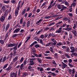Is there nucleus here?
Wrapping results in <instances>:
<instances>
[{
    "label": "nucleus",
    "mask_w": 77,
    "mask_h": 77,
    "mask_svg": "<svg viewBox=\"0 0 77 77\" xmlns=\"http://www.w3.org/2000/svg\"><path fill=\"white\" fill-rule=\"evenodd\" d=\"M59 66H60V67H61L63 69H64L65 68H66L68 66L66 64L63 62L62 64H59Z\"/></svg>",
    "instance_id": "f257e3e1"
},
{
    "label": "nucleus",
    "mask_w": 77,
    "mask_h": 77,
    "mask_svg": "<svg viewBox=\"0 0 77 77\" xmlns=\"http://www.w3.org/2000/svg\"><path fill=\"white\" fill-rule=\"evenodd\" d=\"M18 45L17 44H10L8 45V47H14V46H17Z\"/></svg>",
    "instance_id": "f03ea898"
},
{
    "label": "nucleus",
    "mask_w": 77,
    "mask_h": 77,
    "mask_svg": "<svg viewBox=\"0 0 77 77\" xmlns=\"http://www.w3.org/2000/svg\"><path fill=\"white\" fill-rule=\"evenodd\" d=\"M53 2H54V0H53L51 2V3L50 4V6L52 7L56 5V2H54L53 3Z\"/></svg>",
    "instance_id": "7ed1b4c3"
},
{
    "label": "nucleus",
    "mask_w": 77,
    "mask_h": 77,
    "mask_svg": "<svg viewBox=\"0 0 77 77\" xmlns=\"http://www.w3.org/2000/svg\"><path fill=\"white\" fill-rule=\"evenodd\" d=\"M5 16H2L0 19V21H2V22H3L5 20Z\"/></svg>",
    "instance_id": "20e7f679"
},
{
    "label": "nucleus",
    "mask_w": 77,
    "mask_h": 77,
    "mask_svg": "<svg viewBox=\"0 0 77 77\" xmlns=\"http://www.w3.org/2000/svg\"><path fill=\"white\" fill-rule=\"evenodd\" d=\"M42 21H43V19L39 20L36 22V24H37V25H39V24L41 23V22H42Z\"/></svg>",
    "instance_id": "39448f33"
},
{
    "label": "nucleus",
    "mask_w": 77,
    "mask_h": 77,
    "mask_svg": "<svg viewBox=\"0 0 77 77\" xmlns=\"http://www.w3.org/2000/svg\"><path fill=\"white\" fill-rule=\"evenodd\" d=\"M20 28H17L14 31L13 33H18V32H20Z\"/></svg>",
    "instance_id": "423d86ee"
},
{
    "label": "nucleus",
    "mask_w": 77,
    "mask_h": 77,
    "mask_svg": "<svg viewBox=\"0 0 77 77\" xmlns=\"http://www.w3.org/2000/svg\"><path fill=\"white\" fill-rule=\"evenodd\" d=\"M70 49L71 50V53H74L75 51V48L73 47H70Z\"/></svg>",
    "instance_id": "0eeeda50"
},
{
    "label": "nucleus",
    "mask_w": 77,
    "mask_h": 77,
    "mask_svg": "<svg viewBox=\"0 0 77 77\" xmlns=\"http://www.w3.org/2000/svg\"><path fill=\"white\" fill-rule=\"evenodd\" d=\"M63 45L62 43H61L60 42L58 43L57 44L56 46L58 48L59 47L58 46H61V45Z\"/></svg>",
    "instance_id": "6e6552de"
},
{
    "label": "nucleus",
    "mask_w": 77,
    "mask_h": 77,
    "mask_svg": "<svg viewBox=\"0 0 77 77\" xmlns=\"http://www.w3.org/2000/svg\"><path fill=\"white\" fill-rule=\"evenodd\" d=\"M22 74L23 75L22 77H26L27 75H28V73L26 72L22 73Z\"/></svg>",
    "instance_id": "1a4fd4ad"
},
{
    "label": "nucleus",
    "mask_w": 77,
    "mask_h": 77,
    "mask_svg": "<svg viewBox=\"0 0 77 77\" xmlns=\"http://www.w3.org/2000/svg\"><path fill=\"white\" fill-rule=\"evenodd\" d=\"M29 65H31L32 66V65H33L34 64H35V62L32 61L30 60L29 61Z\"/></svg>",
    "instance_id": "9d476101"
},
{
    "label": "nucleus",
    "mask_w": 77,
    "mask_h": 77,
    "mask_svg": "<svg viewBox=\"0 0 77 77\" xmlns=\"http://www.w3.org/2000/svg\"><path fill=\"white\" fill-rule=\"evenodd\" d=\"M66 7H65L63 5H62V8L60 10V12H62V11H63L64 9H66Z\"/></svg>",
    "instance_id": "9b49d317"
},
{
    "label": "nucleus",
    "mask_w": 77,
    "mask_h": 77,
    "mask_svg": "<svg viewBox=\"0 0 77 77\" xmlns=\"http://www.w3.org/2000/svg\"><path fill=\"white\" fill-rule=\"evenodd\" d=\"M10 26V24H9V23L6 26V27L5 28V30H8L9 29V28Z\"/></svg>",
    "instance_id": "f8f14e48"
},
{
    "label": "nucleus",
    "mask_w": 77,
    "mask_h": 77,
    "mask_svg": "<svg viewBox=\"0 0 77 77\" xmlns=\"http://www.w3.org/2000/svg\"><path fill=\"white\" fill-rule=\"evenodd\" d=\"M72 32L74 35L75 36H76L77 35V31L75 30H73L72 31Z\"/></svg>",
    "instance_id": "ddd939ff"
},
{
    "label": "nucleus",
    "mask_w": 77,
    "mask_h": 77,
    "mask_svg": "<svg viewBox=\"0 0 77 77\" xmlns=\"http://www.w3.org/2000/svg\"><path fill=\"white\" fill-rule=\"evenodd\" d=\"M64 54L65 55V57H66V58H68V59H69L71 57L70 56H69V55L67 53H65Z\"/></svg>",
    "instance_id": "4468645a"
},
{
    "label": "nucleus",
    "mask_w": 77,
    "mask_h": 77,
    "mask_svg": "<svg viewBox=\"0 0 77 77\" xmlns=\"http://www.w3.org/2000/svg\"><path fill=\"white\" fill-rule=\"evenodd\" d=\"M31 38V36H27L26 38L27 39L25 41V43H26V42H27V41H29V39H30Z\"/></svg>",
    "instance_id": "2eb2a0df"
},
{
    "label": "nucleus",
    "mask_w": 77,
    "mask_h": 77,
    "mask_svg": "<svg viewBox=\"0 0 77 77\" xmlns=\"http://www.w3.org/2000/svg\"><path fill=\"white\" fill-rule=\"evenodd\" d=\"M15 15L16 17H17L18 15V10H16L15 11Z\"/></svg>",
    "instance_id": "dca6fc26"
},
{
    "label": "nucleus",
    "mask_w": 77,
    "mask_h": 77,
    "mask_svg": "<svg viewBox=\"0 0 77 77\" xmlns=\"http://www.w3.org/2000/svg\"><path fill=\"white\" fill-rule=\"evenodd\" d=\"M0 43L2 45H3L5 43L4 40H0Z\"/></svg>",
    "instance_id": "f3484780"
},
{
    "label": "nucleus",
    "mask_w": 77,
    "mask_h": 77,
    "mask_svg": "<svg viewBox=\"0 0 77 77\" xmlns=\"http://www.w3.org/2000/svg\"><path fill=\"white\" fill-rule=\"evenodd\" d=\"M3 3H6V4H8V3H9V0L5 1L4 0Z\"/></svg>",
    "instance_id": "a211bd4d"
},
{
    "label": "nucleus",
    "mask_w": 77,
    "mask_h": 77,
    "mask_svg": "<svg viewBox=\"0 0 77 77\" xmlns=\"http://www.w3.org/2000/svg\"><path fill=\"white\" fill-rule=\"evenodd\" d=\"M27 27H29L30 26V21H28L26 23Z\"/></svg>",
    "instance_id": "6ab92c4d"
},
{
    "label": "nucleus",
    "mask_w": 77,
    "mask_h": 77,
    "mask_svg": "<svg viewBox=\"0 0 77 77\" xmlns=\"http://www.w3.org/2000/svg\"><path fill=\"white\" fill-rule=\"evenodd\" d=\"M35 40H36L37 41L39 42V39L38 38V37L37 36H35V38H34Z\"/></svg>",
    "instance_id": "aec40b11"
},
{
    "label": "nucleus",
    "mask_w": 77,
    "mask_h": 77,
    "mask_svg": "<svg viewBox=\"0 0 77 77\" xmlns=\"http://www.w3.org/2000/svg\"><path fill=\"white\" fill-rule=\"evenodd\" d=\"M66 48V52H69H69L70 51V49H69V47H68Z\"/></svg>",
    "instance_id": "412c9836"
},
{
    "label": "nucleus",
    "mask_w": 77,
    "mask_h": 77,
    "mask_svg": "<svg viewBox=\"0 0 77 77\" xmlns=\"http://www.w3.org/2000/svg\"><path fill=\"white\" fill-rule=\"evenodd\" d=\"M15 46L13 48V51H15L17 50V46Z\"/></svg>",
    "instance_id": "4be33fe9"
},
{
    "label": "nucleus",
    "mask_w": 77,
    "mask_h": 77,
    "mask_svg": "<svg viewBox=\"0 0 77 77\" xmlns=\"http://www.w3.org/2000/svg\"><path fill=\"white\" fill-rule=\"evenodd\" d=\"M63 3H64L65 5H66L67 6H68V2L67 1H63Z\"/></svg>",
    "instance_id": "5701e85b"
},
{
    "label": "nucleus",
    "mask_w": 77,
    "mask_h": 77,
    "mask_svg": "<svg viewBox=\"0 0 77 77\" xmlns=\"http://www.w3.org/2000/svg\"><path fill=\"white\" fill-rule=\"evenodd\" d=\"M72 30V28H66V31H68V32L71 31Z\"/></svg>",
    "instance_id": "b1692460"
},
{
    "label": "nucleus",
    "mask_w": 77,
    "mask_h": 77,
    "mask_svg": "<svg viewBox=\"0 0 77 77\" xmlns=\"http://www.w3.org/2000/svg\"><path fill=\"white\" fill-rule=\"evenodd\" d=\"M52 63L54 64V65H55V66H57V64H56V62H55V61L54 60H52Z\"/></svg>",
    "instance_id": "393cba45"
},
{
    "label": "nucleus",
    "mask_w": 77,
    "mask_h": 77,
    "mask_svg": "<svg viewBox=\"0 0 77 77\" xmlns=\"http://www.w3.org/2000/svg\"><path fill=\"white\" fill-rule=\"evenodd\" d=\"M18 60V57L16 56L15 58L14 59H13V62H15Z\"/></svg>",
    "instance_id": "a878e982"
},
{
    "label": "nucleus",
    "mask_w": 77,
    "mask_h": 77,
    "mask_svg": "<svg viewBox=\"0 0 77 77\" xmlns=\"http://www.w3.org/2000/svg\"><path fill=\"white\" fill-rule=\"evenodd\" d=\"M35 47L36 48H38L40 47V45L38 44L35 45Z\"/></svg>",
    "instance_id": "bb28decb"
},
{
    "label": "nucleus",
    "mask_w": 77,
    "mask_h": 77,
    "mask_svg": "<svg viewBox=\"0 0 77 77\" xmlns=\"http://www.w3.org/2000/svg\"><path fill=\"white\" fill-rule=\"evenodd\" d=\"M75 5H76V3L73 2L71 5V6H73V7H75Z\"/></svg>",
    "instance_id": "cd10ccee"
},
{
    "label": "nucleus",
    "mask_w": 77,
    "mask_h": 77,
    "mask_svg": "<svg viewBox=\"0 0 77 77\" xmlns=\"http://www.w3.org/2000/svg\"><path fill=\"white\" fill-rule=\"evenodd\" d=\"M29 60H31V61H35V60H36V58H30Z\"/></svg>",
    "instance_id": "c85d7f7f"
},
{
    "label": "nucleus",
    "mask_w": 77,
    "mask_h": 77,
    "mask_svg": "<svg viewBox=\"0 0 77 77\" xmlns=\"http://www.w3.org/2000/svg\"><path fill=\"white\" fill-rule=\"evenodd\" d=\"M23 66H24V64H22L20 65V68L21 70L23 69Z\"/></svg>",
    "instance_id": "c756f323"
},
{
    "label": "nucleus",
    "mask_w": 77,
    "mask_h": 77,
    "mask_svg": "<svg viewBox=\"0 0 77 77\" xmlns=\"http://www.w3.org/2000/svg\"><path fill=\"white\" fill-rule=\"evenodd\" d=\"M54 24H55V22L51 23L49 24V26H52V25H54Z\"/></svg>",
    "instance_id": "7c9ffc66"
},
{
    "label": "nucleus",
    "mask_w": 77,
    "mask_h": 77,
    "mask_svg": "<svg viewBox=\"0 0 77 77\" xmlns=\"http://www.w3.org/2000/svg\"><path fill=\"white\" fill-rule=\"evenodd\" d=\"M12 68V67L11 66L9 67L7 69V70L8 71H10L11 69Z\"/></svg>",
    "instance_id": "2f4dec72"
},
{
    "label": "nucleus",
    "mask_w": 77,
    "mask_h": 77,
    "mask_svg": "<svg viewBox=\"0 0 77 77\" xmlns=\"http://www.w3.org/2000/svg\"><path fill=\"white\" fill-rule=\"evenodd\" d=\"M48 3V2L47 1H46V2H44L42 5V7H43V6H45V5L47 3Z\"/></svg>",
    "instance_id": "473e14b6"
},
{
    "label": "nucleus",
    "mask_w": 77,
    "mask_h": 77,
    "mask_svg": "<svg viewBox=\"0 0 77 77\" xmlns=\"http://www.w3.org/2000/svg\"><path fill=\"white\" fill-rule=\"evenodd\" d=\"M12 15H10L8 16V20H11V19H12Z\"/></svg>",
    "instance_id": "72a5a7b5"
},
{
    "label": "nucleus",
    "mask_w": 77,
    "mask_h": 77,
    "mask_svg": "<svg viewBox=\"0 0 77 77\" xmlns=\"http://www.w3.org/2000/svg\"><path fill=\"white\" fill-rule=\"evenodd\" d=\"M23 18H22L20 20V24H23Z\"/></svg>",
    "instance_id": "f704fd0d"
},
{
    "label": "nucleus",
    "mask_w": 77,
    "mask_h": 77,
    "mask_svg": "<svg viewBox=\"0 0 77 77\" xmlns=\"http://www.w3.org/2000/svg\"><path fill=\"white\" fill-rule=\"evenodd\" d=\"M39 41H40V42L41 44H42V45L44 44V43L43 42V41H42V39H40L39 40Z\"/></svg>",
    "instance_id": "c9c22d12"
},
{
    "label": "nucleus",
    "mask_w": 77,
    "mask_h": 77,
    "mask_svg": "<svg viewBox=\"0 0 77 77\" xmlns=\"http://www.w3.org/2000/svg\"><path fill=\"white\" fill-rule=\"evenodd\" d=\"M51 18V16H45V19H49V18Z\"/></svg>",
    "instance_id": "e433bc0d"
},
{
    "label": "nucleus",
    "mask_w": 77,
    "mask_h": 77,
    "mask_svg": "<svg viewBox=\"0 0 77 77\" xmlns=\"http://www.w3.org/2000/svg\"><path fill=\"white\" fill-rule=\"evenodd\" d=\"M2 10L4 12L5 10L6 9V7H5V6H3L2 8Z\"/></svg>",
    "instance_id": "4c0bfd02"
},
{
    "label": "nucleus",
    "mask_w": 77,
    "mask_h": 77,
    "mask_svg": "<svg viewBox=\"0 0 77 77\" xmlns=\"http://www.w3.org/2000/svg\"><path fill=\"white\" fill-rule=\"evenodd\" d=\"M25 32V30L24 29H22L20 30V33H24V32Z\"/></svg>",
    "instance_id": "58836bf2"
},
{
    "label": "nucleus",
    "mask_w": 77,
    "mask_h": 77,
    "mask_svg": "<svg viewBox=\"0 0 77 77\" xmlns=\"http://www.w3.org/2000/svg\"><path fill=\"white\" fill-rule=\"evenodd\" d=\"M61 32V30H58L56 31L55 33H60Z\"/></svg>",
    "instance_id": "ea45409f"
},
{
    "label": "nucleus",
    "mask_w": 77,
    "mask_h": 77,
    "mask_svg": "<svg viewBox=\"0 0 77 77\" xmlns=\"http://www.w3.org/2000/svg\"><path fill=\"white\" fill-rule=\"evenodd\" d=\"M40 37L42 38V39H44V38H45V37L44 35H41Z\"/></svg>",
    "instance_id": "a19ab883"
},
{
    "label": "nucleus",
    "mask_w": 77,
    "mask_h": 77,
    "mask_svg": "<svg viewBox=\"0 0 77 77\" xmlns=\"http://www.w3.org/2000/svg\"><path fill=\"white\" fill-rule=\"evenodd\" d=\"M26 21H24L23 23V27H24V26H25V25H26Z\"/></svg>",
    "instance_id": "79ce46f5"
},
{
    "label": "nucleus",
    "mask_w": 77,
    "mask_h": 77,
    "mask_svg": "<svg viewBox=\"0 0 77 77\" xmlns=\"http://www.w3.org/2000/svg\"><path fill=\"white\" fill-rule=\"evenodd\" d=\"M63 20H64V21H68V18L67 17H65L63 19Z\"/></svg>",
    "instance_id": "37998d69"
},
{
    "label": "nucleus",
    "mask_w": 77,
    "mask_h": 77,
    "mask_svg": "<svg viewBox=\"0 0 77 77\" xmlns=\"http://www.w3.org/2000/svg\"><path fill=\"white\" fill-rule=\"evenodd\" d=\"M50 44H51V42H50L49 43H48L46 45V47H48V46H49L50 45Z\"/></svg>",
    "instance_id": "c03bdc74"
},
{
    "label": "nucleus",
    "mask_w": 77,
    "mask_h": 77,
    "mask_svg": "<svg viewBox=\"0 0 77 77\" xmlns=\"http://www.w3.org/2000/svg\"><path fill=\"white\" fill-rule=\"evenodd\" d=\"M66 23L64 24L62 26H61V27H66Z\"/></svg>",
    "instance_id": "a18cd8bd"
},
{
    "label": "nucleus",
    "mask_w": 77,
    "mask_h": 77,
    "mask_svg": "<svg viewBox=\"0 0 77 77\" xmlns=\"http://www.w3.org/2000/svg\"><path fill=\"white\" fill-rule=\"evenodd\" d=\"M69 38H70V39H72V35H71V34H70L69 35Z\"/></svg>",
    "instance_id": "49530a36"
},
{
    "label": "nucleus",
    "mask_w": 77,
    "mask_h": 77,
    "mask_svg": "<svg viewBox=\"0 0 77 77\" xmlns=\"http://www.w3.org/2000/svg\"><path fill=\"white\" fill-rule=\"evenodd\" d=\"M22 44V42H21L18 46V48H20L21 45Z\"/></svg>",
    "instance_id": "de8ad7c7"
},
{
    "label": "nucleus",
    "mask_w": 77,
    "mask_h": 77,
    "mask_svg": "<svg viewBox=\"0 0 77 77\" xmlns=\"http://www.w3.org/2000/svg\"><path fill=\"white\" fill-rule=\"evenodd\" d=\"M26 9H25L23 11L22 13V15H24V14H25V13L26 12Z\"/></svg>",
    "instance_id": "09e8293b"
},
{
    "label": "nucleus",
    "mask_w": 77,
    "mask_h": 77,
    "mask_svg": "<svg viewBox=\"0 0 77 77\" xmlns=\"http://www.w3.org/2000/svg\"><path fill=\"white\" fill-rule=\"evenodd\" d=\"M72 54V55H73L74 56H77V53H73Z\"/></svg>",
    "instance_id": "8fccbe9b"
},
{
    "label": "nucleus",
    "mask_w": 77,
    "mask_h": 77,
    "mask_svg": "<svg viewBox=\"0 0 77 77\" xmlns=\"http://www.w3.org/2000/svg\"><path fill=\"white\" fill-rule=\"evenodd\" d=\"M38 61L39 63H42V60H41L40 59H38Z\"/></svg>",
    "instance_id": "3c124183"
},
{
    "label": "nucleus",
    "mask_w": 77,
    "mask_h": 77,
    "mask_svg": "<svg viewBox=\"0 0 77 77\" xmlns=\"http://www.w3.org/2000/svg\"><path fill=\"white\" fill-rule=\"evenodd\" d=\"M44 71V69H43L42 67L40 68V72H42V71Z\"/></svg>",
    "instance_id": "603ef678"
},
{
    "label": "nucleus",
    "mask_w": 77,
    "mask_h": 77,
    "mask_svg": "<svg viewBox=\"0 0 77 77\" xmlns=\"http://www.w3.org/2000/svg\"><path fill=\"white\" fill-rule=\"evenodd\" d=\"M7 66H8V64H6V65H5L3 67V69H5V68H6Z\"/></svg>",
    "instance_id": "864d4df0"
},
{
    "label": "nucleus",
    "mask_w": 77,
    "mask_h": 77,
    "mask_svg": "<svg viewBox=\"0 0 77 77\" xmlns=\"http://www.w3.org/2000/svg\"><path fill=\"white\" fill-rule=\"evenodd\" d=\"M23 59H24V58H23V57H22L20 59V62H21H21H22L23 61Z\"/></svg>",
    "instance_id": "5fc2aeb1"
},
{
    "label": "nucleus",
    "mask_w": 77,
    "mask_h": 77,
    "mask_svg": "<svg viewBox=\"0 0 77 77\" xmlns=\"http://www.w3.org/2000/svg\"><path fill=\"white\" fill-rule=\"evenodd\" d=\"M45 59H51V57H45Z\"/></svg>",
    "instance_id": "6e6d98bb"
},
{
    "label": "nucleus",
    "mask_w": 77,
    "mask_h": 77,
    "mask_svg": "<svg viewBox=\"0 0 77 77\" xmlns=\"http://www.w3.org/2000/svg\"><path fill=\"white\" fill-rule=\"evenodd\" d=\"M52 42H56V41L54 38L52 39H51Z\"/></svg>",
    "instance_id": "4d7b16f0"
},
{
    "label": "nucleus",
    "mask_w": 77,
    "mask_h": 77,
    "mask_svg": "<svg viewBox=\"0 0 77 77\" xmlns=\"http://www.w3.org/2000/svg\"><path fill=\"white\" fill-rule=\"evenodd\" d=\"M57 8L59 9H61V7H60V5H58Z\"/></svg>",
    "instance_id": "13d9d810"
},
{
    "label": "nucleus",
    "mask_w": 77,
    "mask_h": 77,
    "mask_svg": "<svg viewBox=\"0 0 77 77\" xmlns=\"http://www.w3.org/2000/svg\"><path fill=\"white\" fill-rule=\"evenodd\" d=\"M69 63H71V62H72V60L71 59H69Z\"/></svg>",
    "instance_id": "bf43d9fd"
},
{
    "label": "nucleus",
    "mask_w": 77,
    "mask_h": 77,
    "mask_svg": "<svg viewBox=\"0 0 77 77\" xmlns=\"http://www.w3.org/2000/svg\"><path fill=\"white\" fill-rule=\"evenodd\" d=\"M32 15V13H30L29 14V15H28V17H31Z\"/></svg>",
    "instance_id": "052dcab7"
},
{
    "label": "nucleus",
    "mask_w": 77,
    "mask_h": 77,
    "mask_svg": "<svg viewBox=\"0 0 77 77\" xmlns=\"http://www.w3.org/2000/svg\"><path fill=\"white\" fill-rule=\"evenodd\" d=\"M51 74L53 77H54V76H56V74H55L53 72H52Z\"/></svg>",
    "instance_id": "680f3d73"
},
{
    "label": "nucleus",
    "mask_w": 77,
    "mask_h": 77,
    "mask_svg": "<svg viewBox=\"0 0 77 77\" xmlns=\"http://www.w3.org/2000/svg\"><path fill=\"white\" fill-rule=\"evenodd\" d=\"M62 48L63 49H66L67 47H66V46H62Z\"/></svg>",
    "instance_id": "e2e57ef3"
},
{
    "label": "nucleus",
    "mask_w": 77,
    "mask_h": 77,
    "mask_svg": "<svg viewBox=\"0 0 77 77\" xmlns=\"http://www.w3.org/2000/svg\"><path fill=\"white\" fill-rule=\"evenodd\" d=\"M32 53H35L36 52V50H35V49L34 48L32 51Z\"/></svg>",
    "instance_id": "0e129e2a"
},
{
    "label": "nucleus",
    "mask_w": 77,
    "mask_h": 77,
    "mask_svg": "<svg viewBox=\"0 0 77 77\" xmlns=\"http://www.w3.org/2000/svg\"><path fill=\"white\" fill-rule=\"evenodd\" d=\"M58 53H60V54H62V51L60 50H58Z\"/></svg>",
    "instance_id": "69168bd1"
},
{
    "label": "nucleus",
    "mask_w": 77,
    "mask_h": 77,
    "mask_svg": "<svg viewBox=\"0 0 77 77\" xmlns=\"http://www.w3.org/2000/svg\"><path fill=\"white\" fill-rule=\"evenodd\" d=\"M11 3H15V0H12L11 1Z\"/></svg>",
    "instance_id": "338daca9"
},
{
    "label": "nucleus",
    "mask_w": 77,
    "mask_h": 77,
    "mask_svg": "<svg viewBox=\"0 0 77 77\" xmlns=\"http://www.w3.org/2000/svg\"><path fill=\"white\" fill-rule=\"evenodd\" d=\"M68 15L70 17H72V13H68Z\"/></svg>",
    "instance_id": "774afa93"
}]
</instances>
